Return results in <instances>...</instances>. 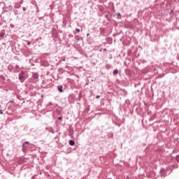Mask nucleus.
Wrapping results in <instances>:
<instances>
[{"label": "nucleus", "instance_id": "1", "mask_svg": "<svg viewBox=\"0 0 179 179\" xmlns=\"http://www.w3.org/2000/svg\"><path fill=\"white\" fill-rule=\"evenodd\" d=\"M26 78V72L24 71H22L20 73V76H19V79L21 82H23V80H24V78Z\"/></svg>", "mask_w": 179, "mask_h": 179}, {"label": "nucleus", "instance_id": "2", "mask_svg": "<svg viewBox=\"0 0 179 179\" xmlns=\"http://www.w3.org/2000/svg\"><path fill=\"white\" fill-rule=\"evenodd\" d=\"M59 92H60V93H62L64 91L62 90V85H59L58 87H57Z\"/></svg>", "mask_w": 179, "mask_h": 179}, {"label": "nucleus", "instance_id": "3", "mask_svg": "<svg viewBox=\"0 0 179 179\" xmlns=\"http://www.w3.org/2000/svg\"><path fill=\"white\" fill-rule=\"evenodd\" d=\"M27 145H29V142L26 141L22 144V148H27Z\"/></svg>", "mask_w": 179, "mask_h": 179}, {"label": "nucleus", "instance_id": "4", "mask_svg": "<svg viewBox=\"0 0 179 179\" xmlns=\"http://www.w3.org/2000/svg\"><path fill=\"white\" fill-rule=\"evenodd\" d=\"M69 145H71V146H73L75 145V141L70 140L69 141Z\"/></svg>", "mask_w": 179, "mask_h": 179}, {"label": "nucleus", "instance_id": "5", "mask_svg": "<svg viewBox=\"0 0 179 179\" xmlns=\"http://www.w3.org/2000/svg\"><path fill=\"white\" fill-rule=\"evenodd\" d=\"M33 78H34V79H37L38 78V74L37 73H34L33 74Z\"/></svg>", "mask_w": 179, "mask_h": 179}, {"label": "nucleus", "instance_id": "6", "mask_svg": "<svg viewBox=\"0 0 179 179\" xmlns=\"http://www.w3.org/2000/svg\"><path fill=\"white\" fill-rule=\"evenodd\" d=\"M118 74V70L115 69L113 71V75H117Z\"/></svg>", "mask_w": 179, "mask_h": 179}, {"label": "nucleus", "instance_id": "7", "mask_svg": "<svg viewBox=\"0 0 179 179\" xmlns=\"http://www.w3.org/2000/svg\"><path fill=\"white\" fill-rule=\"evenodd\" d=\"M76 31H77V33H80V29H76Z\"/></svg>", "mask_w": 179, "mask_h": 179}, {"label": "nucleus", "instance_id": "8", "mask_svg": "<svg viewBox=\"0 0 179 179\" xmlns=\"http://www.w3.org/2000/svg\"><path fill=\"white\" fill-rule=\"evenodd\" d=\"M176 160H177L178 162H179V155H178V156L176 157Z\"/></svg>", "mask_w": 179, "mask_h": 179}, {"label": "nucleus", "instance_id": "9", "mask_svg": "<svg viewBox=\"0 0 179 179\" xmlns=\"http://www.w3.org/2000/svg\"><path fill=\"white\" fill-rule=\"evenodd\" d=\"M58 120H59V121H62V118L61 117H59L58 118Z\"/></svg>", "mask_w": 179, "mask_h": 179}, {"label": "nucleus", "instance_id": "10", "mask_svg": "<svg viewBox=\"0 0 179 179\" xmlns=\"http://www.w3.org/2000/svg\"><path fill=\"white\" fill-rule=\"evenodd\" d=\"M30 44H31L30 41H28L27 42V45H30Z\"/></svg>", "mask_w": 179, "mask_h": 179}, {"label": "nucleus", "instance_id": "11", "mask_svg": "<svg viewBox=\"0 0 179 179\" xmlns=\"http://www.w3.org/2000/svg\"><path fill=\"white\" fill-rule=\"evenodd\" d=\"M96 99H100V96L97 95V96H96Z\"/></svg>", "mask_w": 179, "mask_h": 179}, {"label": "nucleus", "instance_id": "12", "mask_svg": "<svg viewBox=\"0 0 179 179\" xmlns=\"http://www.w3.org/2000/svg\"><path fill=\"white\" fill-rule=\"evenodd\" d=\"M23 10H24V11L26 10V8H25L24 7L23 8Z\"/></svg>", "mask_w": 179, "mask_h": 179}, {"label": "nucleus", "instance_id": "13", "mask_svg": "<svg viewBox=\"0 0 179 179\" xmlns=\"http://www.w3.org/2000/svg\"><path fill=\"white\" fill-rule=\"evenodd\" d=\"M0 113H1V114H3L2 111H1Z\"/></svg>", "mask_w": 179, "mask_h": 179}, {"label": "nucleus", "instance_id": "14", "mask_svg": "<svg viewBox=\"0 0 179 179\" xmlns=\"http://www.w3.org/2000/svg\"><path fill=\"white\" fill-rule=\"evenodd\" d=\"M87 36H89V34H87Z\"/></svg>", "mask_w": 179, "mask_h": 179}]
</instances>
